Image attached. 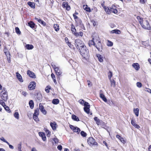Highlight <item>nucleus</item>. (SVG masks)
Segmentation results:
<instances>
[{"label": "nucleus", "mask_w": 151, "mask_h": 151, "mask_svg": "<svg viewBox=\"0 0 151 151\" xmlns=\"http://www.w3.org/2000/svg\"><path fill=\"white\" fill-rule=\"evenodd\" d=\"M137 18L142 27L145 29L150 30L151 27L148 21L145 19H143L139 16H137Z\"/></svg>", "instance_id": "1"}, {"label": "nucleus", "mask_w": 151, "mask_h": 151, "mask_svg": "<svg viewBox=\"0 0 151 151\" xmlns=\"http://www.w3.org/2000/svg\"><path fill=\"white\" fill-rule=\"evenodd\" d=\"M79 50L81 55L84 58L87 59L89 58L88 50L87 49L86 46L82 48H79Z\"/></svg>", "instance_id": "2"}, {"label": "nucleus", "mask_w": 151, "mask_h": 151, "mask_svg": "<svg viewBox=\"0 0 151 151\" xmlns=\"http://www.w3.org/2000/svg\"><path fill=\"white\" fill-rule=\"evenodd\" d=\"M75 45L77 49L82 48L85 46L83 42L79 39H77L75 40Z\"/></svg>", "instance_id": "3"}, {"label": "nucleus", "mask_w": 151, "mask_h": 151, "mask_svg": "<svg viewBox=\"0 0 151 151\" xmlns=\"http://www.w3.org/2000/svg\"><path fill=\"white\" fill-rule=\"evenodd\" d=\"M0 96L1 99L5 101H7L8 97L7 92L4 89H3L0 93Z\"/></svg>", "instance_id": "4"}, {"label": "nucleus", "mask_w": 151, "mask_h": 151, "mask_svg": "<svg viewBox=\"0 0 151 151\" xmlns=\"http://www.w3.org/2000/svg\"><path fill=\"white\" fill-rule=\"evenodd\" d=\"M88 144L91 146L93 145H97L98 143L95 141V139L92 137H89L87 140Z\"/></svg>", "instance_id": "5"}, {"label": "nucleus", "mask_w": 151, "mask_h": 151, "mask_svg": "<svg viewBox=\"0 0 151 151\" xmlns=\"http://www.w3.org/2000/svg\"><path fill=\"white\" fill-rule=\"evenodd\" d=\"M97 40L96 41V42L97 43V45H96H96L95 46L96 48L99 51H101L102 50V45L100 41H98V39H99V37H96Z\"/></svg>", "instance_id": "6"}, {"label": "nucleus", "mask_w": 151, "mask_h": 151, "mask_svg": "<svg viewBox=\"0 0 151 151\" xmlns=\"http://www.w3.org/2000/svg\"><path fill=\"white\" fill-rule=\"evenodd\" d=\"M36 86V83L34 81H32L29 83L28 86V88L30 90L34 89Z\"/></svg>", "instance_id": "7"}, {"label": "nucleus", "mask_w": 151, "mask_h": 151, "mask_svg": "<svg viewBox=\"0 0 151 151\" xmlns=\"http://www.w3.org/2000/svg\"><path fill=\"white\" fill-rule=\"evenodd\" d=\"M39 110L40 109L42 113L44 115L47 114L46 111L44 109V106L41 103L39 104Z\"/></svg>", "instance_id": "8"}, {"label": "nucleus", "mask_w": 151, "mask_h": 151, "mask_svg": "<svg viewBox=\"0 0 151 151\" xmlns=\"http://www.w3.org/2000/svg\"><path fill=\"white\" fill-rule=\"evenodd\" d=\"M97 40V38L93 37L92 38V40H89L88 44L89 46L91 47L92 45L95 46L96 45V41Z\"/></svg>", "instance_id": "9"}, {"label": "nucleus", "mask_w": 151, "mask_h": 151, "mask_svg": "<svg viewBox=\"0 0 151 151\" xmlns=\"http://www.w3.org/2000/svg\"><path fill=\"white\" fill-rule=\"evenodd\" d=\"M27 74L32 78H36V76L35 74L32 72L28 70L27 72Z\"/></svg>", "instance_id": "10"}, {"label": "nucleus", "mask_w": 151, "mask_h": 151, "mask_svg": "<svg viewBox=\"0 0 151 151\" xmlns=\"http://www.w3.org/2000/svg\"><path fill=\"white\" fill-rule=\"evenodd\" d=\"M62 6L64 8H65L67 10L69 11L70 9V7L69 5H68V2H63L62 4Z\"/></svg>", "instance_id": "11"}, {"label": "nucleus", "mask_w": 151, "mask_h": 151, "mask_svg": "<svg viewBox=\"0 0 151 151\" xmlns=\"http://www.w3.org/2000/svg\"><path fill=\"white\" fill-rule=\"evenodd\" d=\"M39 135L41 137L42 140L44 141H45L46 139V138L45 136V134L43 132H39Z\"/></svg>", "instance_id": "12"}, {"label": "nucleus", "mask_w": 151, "mask_h": 151, "mask_svg": "<svg viewBox=\"0 0 151 151\" xmlns=\"http://www.w3.org/2000/svg\"><path fill=\"white\" fill-rule=\"evenodd\" d=\"M111 11L112 12L114 13V14H117L118 12V11L116 9V7L114 5H112L111 7L110 8Z\"/></svg>", "instance_id": "13"}, {"label": "nucleus", "mask_w": 151, "mask_h": 151, "mask_svg": "<svg viewBox=\"0 0 151 151\" xmlns=\"http://www.w3.org/2000/svg\"><path fill=\"white\" fill-rule=\"evenodd\" d=\"M55 69L54 70L56 75L58 76H60L62 74V72L59 69V68L58 67L57 68H55Z\"/></svg>", "instance_id": "14"}, {"label": "nucleus", "mask_w": 151, "mask_h": 151, "mask_svg": "<svg viewBox=\"0 0 151 151\" xmlns=\"http://www.w3.org/2000/svg\"><path fill=\"white\" fill-rule=\"evenodd\" d=\"M94 119L96 121V123L98 125H100L102 122V121L100 120L96 117H95L94 118Z\"/></svg>", "instance_id": "15"}, {"label": "nucleus", "mask_w": 151, "mask_h": 151, "mask_svg": "<svg viewBox=\"0 0 151 151\" xmlns=\"http://www.w3.org/2000/svg\"><path fill=\"white\" fill-rule=\"evenodd\" d=\"M50 124L52 129L53 130H56V124L55 122H51Z\"/></svg>", "instance_id": "16"}, {"label": "nucleus", "mask_w": 151, "mask_h": 151, "mask_svg": "<svg viewBox=\"0 0 151 151\" xmlns=\"http://www.w3.org/2000/svg\"><path fill=\"white\" fill-rule=\"evenodd\" d=\"M16 76L18 80L21 82H23V81L21 75L18 72L16 73Z\"/></svg>", "instance_id": "17"}, {"label": "nucleus", "mask_w": 151, "mask_h": 151, "mask_svg": "<svg viewBox=\"0 0 151 151\" xmlns=\"http://www.w3.org/2000/svg\"><path fill=\"white\" fill-rule=\"evenodd\" d=\"M116 138L118 139L123 144H124L126 142L124 140V139L119 135H116Z\"/></svg>", "instance_id": "18"}, {"label": "nucleus", "mask_w": 151, "mask_h": 151, "mask_svg": "<svg viewBox=\"0 0 151 151\" xmlns=\"http://www.w3.org/2000/svg\"><path fill=\"white\" fill-rule=\"evenodd\" d=\"M25 47L28 50H32L34 48V46L31 44H27L25 45Z\"/></svg>", "instance_id": "19"}, {"label": "nucleus", "mask_w": 151, "mask_h": 151, "mask_svg": "<svg viewBox=\"0 0 151 151\" xmlns=\"http://www.w3.org/2000/svg\"><path fill=\"white\" fill-rule=\"evenodd\" d=\"M111 34L115 33L116 34H119L121 33L120 31L118 29H114L111 31L110 32Z\"/></svg>", "instance_id": "20"}, {"label": "nucleus", "mask_w": 151, "mask_h": 151, "mask_svg": "<svg viewBox=\"0 0 151 151\" xmlns=\"http://www.w3.org/2000/svg\"><path fill=\"white\" fill-rule=\"evenodd\" d=\"M132 66L136 70H138L139 68V65L137 63L133 64Z\"/></svg>", "instance_id": "21"}, {"label": "nucleus", "mask_w": 151, "mask_h": 151, "mask_svg": "<svg viewBox=\"0 0 151 151\" xmlns=\"http://www.w3.org/2000/svg\"><path fill=\"white\" fill-rule=\"evenodd\" d=\"M100 97L105 102H107V100L106 98L103 94L100 93Z\"/></svg>", "instance_id": "22"}, {"label": "nucleus", "mask_w": 151, "mask_h": 151, "mask_svg": "<svg viewBox=\"0 0 151 151\" xmlns=\"http://www.w3.org/2000/svg\"><path fill=\"white\" fill-rule=\"evenodd\" d=\"M134 112L137 116H139V109L138 108L134 109H133Z\"/></svg>", "instance_id": "23"}, {"label": "nucleus", "mask_w": 151, "mask_h": 151, "mask_svg": "<svg viewBox=\"0 0 151 151\" xmlns=\"http://www.w3.org/2000/svg\"><path fill=\"white\" fill-rule=\"evenodd\" d=\"M104 9L105 10V12L107 14H111V9H109L108 7H106Z\"/></svg>", "instance_id": "24"}, {"label": "nucleus", "mask_w": 151, "mask_h": 151, "mask_svg": "<svg viewBox=\"0 0 151 151\" xmlns=\"http://www.w3.org/2000/svg\"><path fill=\"white\" fill-rule=\"evenodd\" d=\"M97 56L98 58L99 61L100 62H102L103 61V57L101 55L98 54L97 55Z\"/></svg>", "instance_id": "25"}, {"label": "nucleus", "mask_w": 151, "mask_h": 151, "mask_svg": "<svg viewBox=\"0 0 151 151\" xmlns=\"http://www.w3.org/2000/svg\"><path fill=\"white\" fill-rule=\"evenodd\" d=\"M31 7L33 8H35V5L34 2H28L27 3Z\"/></svg>", "instance_id": "26"}, {"label": "nucleus", "mask_w": 151, "mask_h": 151, "mask_svg": "<svg viewBox=\"0 0 151 151\" xmlns=\"http://www.w3.org/2000/svg\"><path fill=\"white\" fill-rule=\"evenodd\" d=\"M44 131L46 132L47 135V137L50 136L51 134V132L47 128H44Z\"/></svg>", "instance_id": "27"}, {"label": "nucleus", "mask_w": 151, "mask_h": 151, "mask_svg": "<svg viewBox=\"0 0 151 151\" xmlns=\"http://www.w3.org/2000/svg\"><path fill=\"white\" fill-rule=\"evenodd\" d=\"M71 30L73 34H74L75 32H76V29H75V27L72 24L71 25Z\"/></svg>", "instance_id": "28"}, {"label": "nucleus", "mask_w": 151, "mask_h": 151, "mask_svg": "<svg viewBox=\"0 0 151 151\" xmlns=\"http://www.w3.org/2000/svg\"><path fill=\"white\" fill-rule=\"evenodd\" d=\"M14 117L17 119H18L19 118V114L18 112H17L16 111H15V112L14 113Z\"/></svg>", "instance_id": "29"}, {"label": "nucleus", "mask_w": 151, "mask_h": 151, "mask_svg": "<svg viewBox=\"0 0 151 151\" xmlns=\"http://www.w3.org/2000/svg\"><path fill=\"white\" fill-rule=\"evenodd\" d=\"M90 107H84V109L85 111L87 114H89L90 113Z\"/></svg>", "instance_id": "30"}, {"label": "nucleus", "mask_w": 151, "mask_h": 151, "mask_svg": "<svg viewBox=\"0 0 151 151\" xmlns=\"http://www.w3.org/2000/svg\"><path fill=\"white\" fill-rule=\"evenodd\" d=\"M83 9L87 12H90L91 11L90 8L88 7L87 5H84L83 6Z\"/></svg>", "instance_id": "31"}, {"label": "nucleus", "mask_w": 151, "mask_h": 151, "mask_svg": "<svg viewBox=\"0 0 151 151\" xmlns=\"http://www.w3.org/2000/svg\"><path fill=\"white\" fill-rule=\"evenodd\" d=\"M110 82H111V87H115V82L113 80H110Z\"/></svg>", "instance_id": "32"}, {"label": "nucleus", "mask_w": 151, "mask_h": 151, "mask_svg": "<svg viewBox=\"0 0 151 151\" xmlns=\"http://www.w3.org/2000/svg\"><path fill=\"white\" fill-rule=\"evenodd\" d=\"M107 45L108 46L111 47L113 45V43L111 41L107 40Z\"/></svg>", "instance_id": "33"}, {"label": "nucleus", "mask_w": 151, "mask_h": 151, "mask_svg": "<svg viewBox=\"0 0 151 151\" xmlns=\"http://www.w3.org/2000/svg\"><path fill=\"white\" fill-rule=\"evenodd\" d=\"M29 104L30 107L32 109L34 106V104L32 100H30L29 102Z\"/></svg>", "instance_id": "34"}, {"label": "nucleus", "mask_w": 151, "mask_h": 151, "mask_svg": "<svg viewBox=\"0 0 151 151\" xmlns=\"http://www.w3.org/2000/svg\"><path fill=\"white\" fill-rule=\"evenodd\" d=\"M72 118L73 120L75 121H79V119L75 115H72Z\"/></svg>", "instance_id": "35"}, {"label": "nucleus", "mask_w": 151, "mask_h": 151, "mask_svg": "<svg viewBox=\"0 0 151 151\" xmlns=\"http://www.w3.org/2000/svg\"><path fill=\"white\" fill-rule=\"evenodd\" d=\"M29 25L31 28H33L35 27V24L34 23L32 22H30L28 23Z\"/></svg>", "instance_id": "36"}, {"label": "nucleus", "mask_w": 151, "mask_h": 151, "mask_svg": "<svg viewBox=\"0 0 151 151\" xmlns=\"http://www.w3.org/2000/svg\"><path fill=\"white\" fill-rule=\"evenodd\" d=\"M59 103V100L58 99H54L52 101V103L54 104H57Z\"/></svg>", "instance_id": "37"}, {"label": "nucleus", "mask_w": 151, "mask_h": 151, "mask_svg": "<svg viewBox=\"0 0 151 151\" xmlns=\"http://www.w3.org/2000/svg\"><path fill=\"white\" fill-rule=\"evenodd\" d=\"M53 27L56 31H58L59 29V26L57 24H54Z\"/></svg>", "instance_id": "38"}, {"label": "nucleus", "mask_w": 151, "mask_h": 151, "mask_svg": "<svg viewBox=\"0 0 151 151\" xmlns=\"http://www.w3.org/2000/svg\"><path fill=\"white\" fill-rule=\"evenodd\" d=\"M39 114V110L38 109H37L35 110L33 115H38Z\"/></svg>", "instance_id": "39"}, {"label": "nucleus", "mask_w": 151, "mask_h": 151, "mask_svg": "<svg viewBox=\"0 0 151 151\" xmlns=\"http://www.w3.org/2000/svg\"><path fill=\"white\" fill-rule=\"evenodd\" d=\"M15 30L16 33L18 35H20L21 34V32L20 31L18 27H16L15 28Z\"/></svg>", "instance_id": "40"}, {"label": "nucleus", "mask_w": 151, "mask_h": 151, "mask_svg": "<svg viewBox=\"0 0 151 151\" xmlns=\"http://www.w3.org/2000/svg\"><path fill=\"white\" fill-rule=\"evenodd\" d=\"M37 115H33V119L36 122H38L39 120Z\"/></svg>", "instance_id": "41"}, {"label": "nucleus", "mask_w": 151, "mask_h": 151, "mask_svg": "<svg viewBox=\"0 0 151 151\" xmlns=\"http://www.w3.org/2000/svg\"><path fill=\"white\" fill-rule=\"evenodd\" d=\"M81 131L80 129L79 128L77 127H75L73 131L75 132H77L78 133H79V132Z\"/></svg>", "instance_id": "42"}, {"label": "nucleus", "mask_w": 151, "mask_h": 151, "mask_svg": "<svg viewBox=\"0 0 151 151\" xmlns=\"http://www.w3.org/2000/svg\"><path fill=\"white\" fill-rule=\"evenodd\" d=\"M38 22L41 24L43 26H45L46 25V23L41 19H40V20H39Z\"/></svg>", "instance_id": "43"}, {"label": "nucleus", "mask_w": 151, "mask_h": 151, "mask_svg": "<svg viewBox=\"0 0 151 151\" xmlns=\"http://www.w3.org/2000/svg\"><path fill=\"white\" fill-rule=\"evenodd\" d=\"M37 98L38 101H41L42 100V95L41 94H38L37 95Z\"/></svg>", "instance_id": "44"}, {"label": "nucleus", "mask_w": 151, "mask_h": 151, "mask_svg": "<svg viewBox=\"0 0 151 151\" xmlns=\"http://www.w3.org/2000/svg\"><path fill=\"white\" fill-rule=\"evenodd\" d=\"M50 86H47L45 88V91L47 93H49L50 92Z\"/></svg>", "instance_id": "45"}, {"label": "nucleus", "mask_w": 151, "mask_h": 151, "mask_svg": "<svg viewBox=\"0 0 151 151\" xmlns=\"http://www.w3.org/2000/svg\"><path fill=\"white\" fill-rule=\"evenodd\" d=\"M6 55L7 56V60L8 62L9 63H10L11 62L10 55L9 54H6Z\"/></svg>", "instance_id": "46"}, {"label": "nucleus", "mask_w": 151, "mask_h": 151, "mask_svg": "<svg viewBox=\"0 0 151 151\" xmlns=\"http://www.w3.org/2000/svg\"><path fill=\"white\" fill-rule=\"evenodd\" d=\"M81 134L83 137H86L87 135L86 133L83 131H81Z\"/></svg>", "instance_id": "47"}, {"label": "nucleus", "mask_w": 151, "mask_h": 151, "mask_svg": "<svg viewBox=\"0 0 151 151\" xmlns=\"http://www.w3.org/2000/svg\"><path fill=\"white\" fill-rule=\"evenodd\" d=\"M112 76V72H111V71H109L108 73V76L110 80L111 79V77Z\"/></svg>", "instance_id": "48"}, {"label": "nucleus", "mask_w": 151, "mask_h": 151, "mask_svg": "<svg viewBox=\"0 0 151 151\" xmlns=\"http://www.w3.org/2000/svg\"><path fill=\"white\" fill-rule=\"evenodd\" d=\"M0 140H1L2 141L6 143L7 145H9V143L3 137H1L0 139Z\"/></svg>", "instance_id": "49"}, {"label": "nucleus", "mask_w": 151, "mask_h": 151, "mask_svg": "<svg viewBox=\"0 0 151 151\" xmlns=\"http://www.w3.org/2000/svg\"><path fill=\"white\" fill-rule=\"evenodd\" d=\"M3 106L4 107L6 111H7L8 112H10V110L9 108V107L8 106H6V105H5V106Z\"/></svg>", "instance_id": "50"}, {"label": "nucleus", "mask_w": 151, "mask_h": 151, "mask_svg": "<svg viewBox=\"0 0 151 151\" xmlns=\"http://www.w3.org/2000/svg\"><path fill=\"white\" fill-rule=\"evenodd\" d=\"M84 107H90V106L89 104V103L87 102H85L84 104Z\"/></svg>", "instance_id": "51"}, {"label": "nucleus", "mask_w": 151, "mask_h": 151, "mask_svg": "<svg viewBox=\"0 0 151 151\" xmlns=\"http://www.w3.org/2000/svg\"><path fill=\"white\" fill-rule=\"evenodd\" d=\"M136 85L139 88H140L142 87V83L139 82H137L136 83Z\"/></svg>", "instance_id": "52"}, {"label": "nucleus", "mask_w": 151, "mask_h": 151, "mask_svg": "<svg viewBox=\"0 0 151 151\" xmlns=\"http://www.w3.org/2000/svg\"><path fill=\"white\" fill-rule=\"evenodd\" d=\"M52 140L54 142L55 144L58 142V139L56 137H55L52 139Z\"/></svg>", "instance_id": "53"}, {"label": "nucleus", "mask_w": 151, "mask_h": 151, "mask_svg": "<svg viewBox=\"0 0 151 151\" xmlns=\"http://www.w3.org/2000/svg\"><path fill=\"white\" fill-rule=\"evenodd\" d=\"M78 102L81 105L84 104L85 103L84 100L83 99H80Z\"/></svg>", "instance_id": "54"}, {"label": "nucleus", "mask_w": 151, "mask_h": 151, "mask_svg": "<svg viewBox=\"0 0 151 151\" xmlns=\"http://www.w3.org/2000/svg\"><path fill=\"white\" fill-rule=\"evenodd\" d=\"M0 104H1L3 106H5V103L3 102L2 100L0 99Z\"/></svg>", "instance_id": "55"}, {"label": "nucleus", "mask_w": 151, "mask_h": 151, "mask_svg": "<svg viewBox=\"0 0 151 151\" xmlns=\"http://www.w3.org/2000/svg\"><path fill=\"white\" fill-rule=\"evenodd\" d=\"M104 1H103V2L101 3V5L102 6L103 8L104 9L106 7L104 6Z\"/></svg>", "instance_id": "56"}, {"label": "nucleus", "mask_w": 151, "mask_h": 151, "mask_svg": "<svg viewBox=\"0 0 151 151\" xmlns=\"http://www.w3.org/2000/svg\"><path fill=\"white\" fill-rule=\"evenodd\" d=\"M70 128L72 129L73 131L74 130L75 127H74L73 126L71 125H70Z\"/></svg>", "instance_id": "57"}, {"label": "nucleus", "mask_w": 151, "mask_h": 151, "mask_svg": "<svg viewBox=\"0 0 151 151\" xmlns=\"http://www.w3.org/2000/svg\"><path fill=\"white\" fill-rule=\"evenodd\" d=\"M57 148L58 150H61L62 149V147L61 145H59L58 146Z\"/></svg>", "instance_id": "58"}, {"label": "nucleus", "mask_w": 151, "mask_h": 151, "mask_svg": "<svg viewBox=\"0 0 151 151\" xmlns=\"http://www.w3.org/2000/svg\"><path fill=\"white\" fill-rule=\"evenodd\" d=\"M52 68H54V70L55 69V68H57L58 67H56L54 63H52Z\"/></svg>", "instance_id": "59"}, {"label": "nucleus", "mask_w": 151, "mask_h": 151, "mask_svg": "<svg viewBox=\"0 0 151 151\" xmlns=\"http://www.w3.org/2000/svg\"><path fill=\"white\" fill-rule=\"evenodd\" d=\"M66 43L70 47H71V45H72L71 44V43H70V42H69V41H68Z\"/></svg>", "instance_id": "60"}, {"label": "nucleus", "mask_w": 151, "mask_h": 151, "mask_svg": "<svg viewBox=\"0 0 151 151\" xmlns=\"http://www.w3.org/2000/svg\"><path fill=\"white\" fill-rule=\"evenodd\" d=\"M134 126L137 129H139L140 128V126L136 124H135V125H134Z\"/></svg>", "instance_id": "61"}, {"label": "nucleus", "mask_w": 151, "mask_h": 151, "mask_svg": "<svg viewBox=\"0 0 151 151\" xmlns=\"http://www.w3.org/2000/svg\"><path fill=\"white\" fill-rule=\"evenodd\" d=\"M22 95H23L24 96H26V95H27V93L25 91H23L22 92Z\"/></svg>", "instance_id": "62"}, {"label": "nucleus", "mask_w": 151, "mask_h": 151, "mask_svg": "<svg viewBox=\"0 0 151 151\" xmlns=\"http://www.w3.org/2000/svg\"><path fill=\"white\" fill-rule=\"evenodd\" d=\"M131 123L132 125L133 126L136 124L135 121L133 120H132Z\"/></svg>", "instance_id": "63"}, {"label": "nucleus", "mask_w": 151, "mask_h": 151, "mask_svg": "<svg viewBox=\"0 0 151 151\" xmlns=\"http://www.w3.org/2000/svg\"><path fill=\"white\" fill-rule=\"evenodd\" d=\"M51 76L52 79L55 78V75L53 73H52Z\"/></svg>", "instance_id": "64"}]
</instances>
